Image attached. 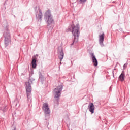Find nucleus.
I'll use <instances>...</instances> for the list:
<instances>
[{"label":"nucleus","mask_w":130,"mask_h":130,"mask_svg":"<svg viewBox=\"0 0 130 130\" xmlns=\"http://www.w3.org/2000/svg\"><path fill=\"white\" fill-rule=\"evenodd\" d=\"M80 27H79V24L72 25L68 27L67 29V32H72L73 36H74V39L73 43L71 44V45H73L74 43H77L79 41V37H80Z\"/></svg>","instance_id":"1"},{"label":"nucleus","mask_w":130,"mask_h":130,"mask_svg":"<svg viewBox=\"0 0 130 130\" xmlns=\"http://www.w3.org/2000/svg\"><path fill=\"white\" fill-rule=\"evenodd\" d=\"M44 19L47 23V28L50 30H52L54 27V20L52 18V15H51V11L48 10L44 15Z\"/></svg>","instance_id":"2"},{"label":"nucleus","mask_w":130,"mask_h":130,"mask_svg":"<svg viewBox=\"0 0 130 130\" xmlns=\"http://www.w3.org/2000/svg\"><path fill=\"white\" fill-rule=\"evenodd\" d=\"M6 26L3 27L4 28V32L3 33V37H4V45L6 48L7 46H9L10 43L11 42V34H10V29H9V24L8 23H6Z\"/></svg>","instance_id":"3"},{"label":"nucleus","mask_w":130,"mask_h":130,"mask_svg":"<svg viewBox=\"0 0 130 130\" xmlns=\"http://www.w3.org/2000/svg\"><path fill=\"white\" fill-rule=\"evenodd\" d=\"M35 81V79L29 78L28 82H25V89L26 91V95L28 100L30 99V96L31 95V92H32V87L31 84L33 83V81Z\"/></svg>","instance_id":"4"},{"label":"nucleus","mask_w":130,"mask_h":130,"mask_svg":"<svg viewBox=\"0 0 130 130\" xmlns=\"http://www.w3.org/2000/svg\"><path fill=\"white\" fill-rule=\"evenodd\" d=\"M62 89H63V86L62 85H60L54 88L53 90V93L54 94V98L56 99L57 103H58L59 98L61 96Z\"/></svg>","instance_id":"5"},{"label":"nucleus","mask_w":130,"mask_h":130,"mask_svg":"<svg viewBox=\"0 0 130 130\" xmlns=\"http://www.w3.org/2000/svg\"><path fill=\"white\" fill-rule=\"evenodd\" d=\"M35 12L36 13V18L40 21H42L43 15L42 14V11H41V9H40V8H39V7H36L35 8Z\"/></svg>","instance_id":"6"},{"label":"nucleus","mask_w":130,"mask_h":130,"mask_svg":"<svg viewBox=\"0 0 130 130\" xmlns=\"http://www.w3.org/2000/svg\"><path fill=\"white\" fill-rule=\"evenodd\" d=\"M42 109L45 114V117L49 118V115H50V110L49 109V107H48V104H47V103H44L43 105Z\"/></svg>","instance_id":"7"},{"label":"nucleus","mask_w":130,"mask_h":130,"mask_svg":"<svg viewBox=\"0 0 130 130\" xmlns=\"http://www.w3.org/2000/svg\"><path fill=\"white\" fill-rule=\"evenodd\" d=\"M90 55L91 58L92 59V63L93 64V66H94V67H97V66H98V60H97V58H96L94 53H90Z\"/></svg>","instance_id":"8"},{"label":"nucleus","mask_w":130,"mask_h":130,"mask_svg":"<svg viewBox=\"0 0 130 130\" xmlns=\"http://www.w3.org/2000/svg\"><path fill=\"white\" fill-rule=\"evenodd\" d=\"M99 44L101 47H104V44H103V41H104V33L99 36Z\"/></svg>","instance_id":"9"},{"label":"nucleus","mask_w":130,"mask_h":130,"mask_svg":"<svg viewBox=\"0 0 130 130\" xmlns=\"http://www.w3.org/2000/svg\"><path fill=\"white\" fill-rule=\"evenodd\" d=\"M88 107L90 112H91V114H93V113H94V110H95V106H94V104L93 103H90Z\"/></svg>","instance_id":"10"},{"label":"nucleus","mask_w":130,"mask_h":130,"mask_svg":"<svg viewBox=\"0 0 130 130\" xmlns=\"http://www.w3.org/2000/svg\"><path fill=\"white\" fill-rule=\"evenodd\" d=\"M125 79V75L124 74V71H122L120 75L119 76V80L121 82H123Z\"/></svg>","instance_id":"11"},{"label":"nucleus","mask_w":130,"mask_h":130,"mask_svg":"<svg viewBox=\"0 0 130 130\" xmlns=\"http://www.w3.org/2000/svg\"><path fill=\"white\" fill-rule=\"evenodd\" d=\"M64 56V53H63V49H61L60 52V55L59 56V58L60 59V61L63 59V57Z\"/></svg>","instance_id":"12"},{"label":"nucleus","mask_w":130,"mask_h":130,"mask_svg":"<svg viewBox=\"0 0 130 130\" xmlns=\"http://www.w3.org/2000/svg\"><path fill=\"white\" fill-rule=\"evenodd\" d=\"M39 79L40 80L41 83L42 84H43V83L44 82V81H45V78H44V76H43V75L41 73H40V74H39Z\"/></svg>","instance_id":"13"},{"label":"nucleus","mask_w":130,"mask_h":130,"mask_svg":"<svg viewBox=\"0 0 130 130\" xmlns=\"http://www.w3.org/2000/svg\"><path fill=\"white\" fill-rule=\"evenodd\" d=\"M31 65H32V68H33V69H35L36 68V66H37V64H36V58L32 59V60L31 61Z\"/></svg>","instance_id":"14"},{"label":"nucleus","mask_w":130,"mask_h":130,"mask_svg":"<svg viewBox=\"0 0 130 130\" xmlns=\"http://www.w3.org/2000/svg\"><path fill=\"white\" fill-rule=\"evenodd\" d=\"M1 110H2V111H3V112H6V111H7V110H8V108L7 107V106L3 107L1 108Z\"/></svg>","instance_id":"15"},{"label":"nucleus","mask_w":130,"mask_h":130,"mask_svg":"<svg viewBox=\"0 0 130 130\" xmlns=\"http://www.w3.org/2000/svg\"><path fill=\"white\" fill-rule=\"evenodd\" d=\"M78 0H76V1ZM80 4H84V3H86L87 2V0H79Z\"/></svg>","instance_id":"16"},{"label":"nucleus","mask_w":130,"mask_h":130,"mask_svg":"<svg viewBox=\"0 0 130 130\" xmlns=\"http://www.w3.org/2000/svg\"><path fill=\"white\" fill-rule=\"evenodd\" d=\"M123 67L124 69H126V67H127V63H125Z\"/></svg>","instance_id":"17"},{"label":"nucleus","mask_w":130,"mask_h":130,"mask_svg":"<svg viewBox=\"0 0 130 130\" xmlns=\"http://www.w3.org/2000/svg\"><path fill=\"white\" fill-rule=\"evenodd\" d=\"M112 74H113V76L114 77V71L112 72Z\"/></svg>","instance_id":"18"},{"label":"nucleus","mask_w":130,"mask_h":130,"mask_svg":"<svg viewBox=\"0 0 130 130\" xmlns=\"http://www.w3.org/2000/svg\"><path fill=\"white\" fill-rule=\"evenodd\" d=\"M76 2H77V1H75V3H76Z\"/></svg>","instance_id":"19"}]
</instances>
